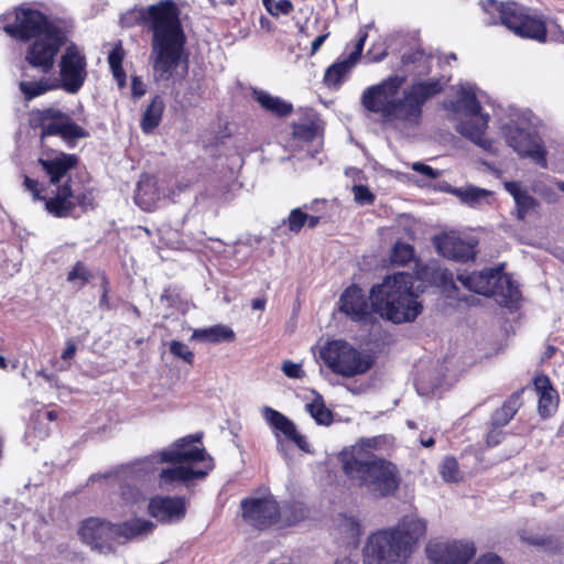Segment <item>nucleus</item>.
<instances>
[{
	"label": "nucleus",
	"mask_w": 564,
	"mask_h": 564,
	"mask_svg": "<svg viewBox=\"0 0 564 564\" xmlns=\"http://www.w3.org/2000/svg\"><path fill=\"white\" fill-rule=\"evenodd\" d=\"M191 339L208 344L232 343L236 340V334L229 326L217 324L194 329Z\"/></svg>",
	"instance_id": "29"
},
{
	"label": "nucleus",
	"mask_w": 564,
	"mask_h": 564,
	"mask_svg": "<svg viewBox=\"0 0 564 564\" xmlns=\"http://www.w3.org/2000/svg\"><path fill=\"white\" fill-rule=\"evenodd\" d=\"M354 66L355 64L350 63L348 58L333 63L325 70L324 84L328 88H338Z\"/></svg>",
	"instance_id": "32"
},
{
	"label": "nucleus",
	"mask_w": 564,
	"mask_h": 564,
	"mask_svg": "<svg viewBox=\"0 0 564 564\" xmlns=\"http://www.w3.org/2000/svg\"><path fill=\"white\" fill-rule=\"evenodd\" d=\"M160 300L162 303H166L169 307H178V305L183 303L180 292L173 286L165 288Z\"/></svg>",
	"instance_id": "46"
},
{
	"label": "nucleus",
	"mask_w": 564,
	"mask_h": 564,
	"mask_svg": "<svg viewBox=\"0 0 564 564\" xmlns=\"http://www.w3.org/2000/svg\"><path fill=\"white\" fill-rule=\"evenodd\" d=\"M367 37V25H364L358 30L357 41L355 43L354 51L347 57L350 61V63L356 64L360 59Z\"/></svg>",
	"instance_id": "42"
},
{
	"label": "nucleus",
	"mask_w": 564,
	"mask_h": 564,
	"mask_svg": "<svg viewBox=\"0 0 564 564\" xmlns=\"http://www.w3.org/2000/svg\"><path fill=\"white\" fill-rule=\"evenodd\" d=\"M503 186L514 199L516 216L519 220H524L529 212L539 206V202L527 191H523L519 182L509 181Z\"/></svg>",
	"instance_id": "28"
},
{
	"label": "nucleus",
	"mask_w": 564,
	"mask_h": 564,
	"mask_svg": "<svg viewBox=\"0 0 564 564\" xmlns=\"http://www.w3.org/2000/svg\"><path fill=\"white\" fill-rule=\"evenodd\" d=\"M292 134L295 139L311 142L317 135V127L314 122L310 123H294L292 127Z\"/></svg>",
	"instance_id": "40"
},
{
	"label": "nucleus",
	"mask_w": 564,
	"mask_h": 564,
	"mask_svg": "<svg viewBox=\"0 0 564 564\" xmlns=\"http://www.w3.org/2000/svg\"><path fill=\"white\" fill-rule=\"evenodd\" d=\"M323 219H324V215H317V214L310 215L306 213V225L311 229L318 226Z\"/></svg>",
	"instance_id": "59"
},
{
	"label": "nucleus",
	"mask_w": 564,
	"mask_h": 564,
	"mask_svg": "<svg viewBox=\"0 0 564 564\" xmlns=\"http://www.w3.org/2000/svg\"><path fill=\"white\" fill-rule=\"evenodd\" d=\"M113 78L116 79L118 87L123 88L127 85V74L122 65L110 67Z\"/></svg>",
	"instance_id": "57"
},
{
	"label": "nucleus",
	"mask_w": 564,
	"mask_h": 564,
	"mask_svg": "<svg viewBox=\"0 0 564 564\" xmlns=\"http://www.w3.org/2000/svg\"><path fill=\"white\" fill-rule=\"evenodd\" d=\"M79 539L99 552L113 550V523L98 517H90L82 521L78 529Z\"/></svg>",
	"instance_id": "17"
},
{
	"label": "nucleus",
	"mask_w": 564,
	"mask_h": 564,
	"mask_svg": "<svg viewBox=\"0 0 564 564\" xmlns=\"http://www.w3.org/2000/svg\"><path fill=\"white\" fill-rule=\"evenodd\" d=\"M263 413L265 420L273 430L281 432L300 449L307 451V442L305 437L296 431L295 424L290 419L270 406H264Z\"/></svg>",
	"instance_id": "22"
},
{
	"label": "nucleus",
	"mask_w": 564,
	"mask_h": 564,
	"mask_svg": "<svg viewBox=\"0 0 564 564\" xmlns=\"http://www.w3.org/2000/svg\"><path fill=\"white\" fill-rule=\"evenodd\" d=\"M489 116L487 113H481L475 117H469L466 120H463L457 126V131L469 139L477 145H480L484 149H488L491 142L485 139V132L488 127Z\"/></svg>",
	"instance_id": "25"
},
{
	"label": "nucleus",
	"mask_w": 564,
	"mask_h": 564,
	"mask_svg": "<svg viewBox=\"0 0 564 564\" xmlns=\"http://www.w3.org/2000/svg\"><path fill=\"white\" fill-rule=\"evenodd\" d=\"M59 88V80L42 76L37 80H21L19 89L23 95L24 101H31L48 91Z\"/></svg>",
	"instance_id": "30"
},
{
	"label": "nucleus",
	"mask_w": 564,
	"mask_h": 564,
	"mask_svg": "<svg viewBox=\"0 0 564 564\" xmlns=\"http://www.w3.org/2000/svg\"><path fill=\"white\" fill-rule=\"evenodd\" d=\"M434 275L435 281H437L440 285L445 290H457L454 282V275L449 270H437L434 272Z\"/></svg>",
	"instance_id": "48"
},
{
	"label": "nucleus",
	"mask_w": 564,
	"mask_h": 564,
	"mask_svg": "<svg viewBox=\"0 0 564 564\" xmlns=\"http://www.w3.org/2000/svg\"><path fill=\"white\" fill-rule=\"evenodd\" d=\"M91 279V273L87 270L86 265L82 261H77L70 271L67 273V281L73 282L75 280H82L83 284L88 283Z\"/></svg>",
	"instance_id": "44"
},
{
	"label": "nucleus",
	"mask_w": 564,
	"mask_h": 564,
	"mask_svg": "<svg viewBox=\"0 0 564 564\" xmlns=\"http://www.w3.org/2000/svg\"><path fill=\"white\" fill-rule=\"evenodd\" d=\"M557 348L553 345H547L545 350L543 351V359H551L555 352H556Z\"/></svg>",
	"instance_id": "64"
},
{
	"label": "nucleus",
	"mask_w": 564,
	"mask_h": 564,
	"mask_svg": "<svg viewBox=\"0 0 564 564\" xmlns=\"http://www.w3.org/2000/svg\"><path fill=\"white\" fill-rule=\"evenodd\" d=\"M87 59L75 43H70L59 61V88L68 94H77L87 77Z\"/></svg>",
	"instance_id": "15"
},
{
	"label": "nucleus",
	"mask_w": 564,
	"mask_h": 564,
	"mask_svg": "<svg viewBox=\"0 0 564 564\" xmlns=\"http://www.w3.org/2000/svg\"><path fill=\"white\" fill-rule=\"evenodd\" d=\"M186 511V499L182 496H154L148 503V513L160 523L181 521Z\"/></svg>",
	"instance_id": "19"
},
{
	"label": "nucleus",
	"mask_w": 564,
	"mask_h": 564,
	"mask_svg": "<svg viewBox=\"0 0 564 564\" xmlns=\"http://www.w3.org/2000/svg\"><path fill=\"white\" fill-rule=\"evenodd\" d=\"M426 534V522L413 514L402 517L395 527L372 533L364 547L365 564H406Z\"/></svg>",
	"instance_id": "4"
},
{
	"label": "nucleus",
	"mask_w": 564,
	"mask_h": 564,
	"mask_svg": "<svg viewBox=\"0 0 564 564\" xmlns=\"http://www.w3.org/2000/svg\"><path fill=\"white\" fill-rule=\"evenodd\" d=\"M147 93V86L140 76L131 77V96L133 99H140Z\"/></svg>",
	"instance_id": "54"
},
{
	"label": "nucleus",
	"mask_w": 564,
	"mask_h": 564,
	"mask_svg": "<svg viewBox=\"0 0 564 564\" xmlns=\"http://www.w3.org/2000/svg\"><path fill=\"white\" fill-rule=\"evenodd\" d=\"M523 392L524 388H521L511 393L503 403L491 413L489 421L497 426H507L523 405Z\"/></svg>",
	"instance_id": "26"
},
{
	"label": "nucleus",
	"mask_w": 564,
	"mask_h": 564,
	"mask_svg": "<svg viewBox=\"0 0 564 564\" xmlns=\"http://www.w3.org/2000/svg\"><path fill=\"white\" fill-rule=\"evenodd\" d=\"M271 15H288L294 10V6L290 0H278L273 6L272 1L265 7Z\"/></svg>",
	"instance_id": "47"
},
{
	"label": "nucleus",
	"mask_w": 564,
	"mask_h": 564,
	"mask_svg": "<svg viewBox=\"0 0 564 564\" xmlns=\"http://www.w3.org/2000/svg\"><path fill=\"white\" fill-rule=\"evenodd\" d=\"M440 474L445 481H458L460 476L457 459L454 456H446L440 465Z\"/></svg>",
	"instance_id": "38"
},
{
	"label": "nucleus",
	"mask_w": 564,
	"mask_h": 564,
	"mask_svg": "<svg viewBox=\"0 0 564 564\" xmlns=\"http://www.w3.org/2000/svg\"><path fill=\"white\" fill-rule=\"evenodd\" d=\"M425 53L422 48H416L404 53L401 56V64L403 66L414 65L423 61Z\"/></svg>",
	"instance_id": "52"
},
{
	"label": "nucleus",
	"mask_w": 564,
	"mask_h": 564,
	"mask_svg": "<svg viewBox=\"0 0 564 564\" xmlns=\"http://www.w3.org/2000/svg\"><path fill=\"white\" fill-rule=\"evenodd\" d=\"M414 256L413 246L398 240L392 247L390 260L393 264L406 265L414 259Z\"/></svg>",
	"instance_id": "37"
},
{
	"label": "nucleus",
	"mask_w": 564,
	"mask_h": 564,
	"mask_svg": "<svg viewBox=\"0 0 564 564\" xmlns=\"http://www.w3.org/2000/svg\"><path fill=\"white\" fill-rule=\"evenodd\" d=\"M139 23L151 34L150 58L156 78L163 82L172 79L183 62L187 73V37L177 3L173 0H160L142 8L139 11Z\"/></svg>",
	"instance_id": "2"
},
{
	"label": "nucleus",
	"mask_w": 564,
	"mask_h": 564,
	"mask_svg": "<svg viewBox=\"0 0 564 564\" xmlns=\"http://www.w3.org/2000/svg\"><path fill=\"white\" fill-rule=\"evenodd\" d=\"M282 370L286 377L293 379H301L305 375L304 370L302 369V366L291 360H286L283 362Z\"/></svg>",
	"instance_id": "51"
},
{
	"label": "nucleus",
	"mask_w": 564,
	"mask_h": 564,
	"mask_svg": "<svg viewBox=\"0 0 564 564\" xmlns=\"http://www.w3.org/2000/svg\"><path fill=\"white\" fill-rule=\"evenodd\" d=\"M158 198L154 183L150 180H141L137 184L134 202L143 210H150Z\"/></svg>",
	"instance_id": "34"
},
{
	"label": "nucleus",
	"mask_w": 564,
	"mask_h": 564,
	"mask_svg": "<svg viewBox=\"0 0 564 564\" xmlns=\"http://www.w3.org/2000/svg\"><path fill=\"white\" fill-rule=\"evenodd\" d=\"M200 435H187L176 440L169 448L162 449L158 455L160 463H170L174 467L163 468L158 477L159 487L166 489L176 482H188L194 479L205 478L214 468L213 458L206 469H195L193 464L206 460L207 453L203 447L192 444L200 442Z\"/></svg>",
	"instance_id": "7"
},
{
	"label": "nucleus",
	"mask_w": 564,
	"mask_h": 564,
	"mask_svg": "<svg viewBox=\"0 0 564 564\" xmlns=\"http://www.w3.org/2000/svg\"><path fill=\"white\" fill-rule=\"evenodd\" d=\"M369 301L372 312L394 324L413 322L423 311L409 272L386 275L381 283L371 286Z\"/></svg>",
	"instance_id": "5"
},
{
	"label": "nucleus",
	"mask_w": 564,
	"mask_h": 564,
	"mask_svg": "<svg viewBox=\"0 0 564 564\" xmlns=\"http://www.w3.org/2000/svg\"><path fill=\"white\" fill-rule=\"evenodd\" d=\"M457 280L467 290L494 297L500 306L507 308H516L522 297L519 285L510 274L503 272L502 265L468 274L459 273Z\"/></svg>",
	"instance_id": "10"
},
{
	"label": "nucleus",
	"mask_w": 564,
	"mask_h": 564,
	"mask_svg": "<svg viewBox=\"0 0 564 564\" xmlns=\"http://www.w3.org/2000/svg\"><path fill=\"white\" fill-rule=\"evenodd\" d=\"M306 409L318 424L329 425L333 422V413L326 408L325 401L319 393H316L312 402L306 404Z\"/></svg>",
	"instance_id": "36"
},
{
	"label": "nucleus",
	"mask_w": 564,
	"mask_h": 564,
	"mask_svg": "<svg viewBox=\"0 0 564 564\" xmlns=\"http://www.w3.org/2000/svg\"><path fill=\"white\" fill-rule=\"evenodd\" d=\"M484 10L490 14L498 13L501 24L520 37L538 42L546 41L547 29L545 22L535 15H531L523 6L517 2L486 0Z\"/></svg>",
	"instance_id": "11"
},
{
	"label": "nucleus",
	"mask_w": 564,
	"mask_h": 564,
	"mask_svg": "<svg viewBox=\"0 0 564 564\" xmlns=\"http://www.w3.org/2000/svg\"><path fill=\"white\" fill-rule=\"evenodd\" d=\"M437 252L457 262L473 261L477 254V240H464L460 237L443 234L433 238Z\"/></svg>",
	"instance_id": "18"
},
{
	"label": "nucleus",
	"mask_w": 564,
	"mask_h": 564,
	"mask_svg": "<svg viewBox=\"0 0 564 564\" xmlns=\"http://www.w3.org/2000/svg\"><path fill=\"white\" fill-rule=\"evenodd\" d=\"M319 355L332 372L344 378L364 375L368 372L373 365L371 356L361 354L344 339L328 341L321 349Z\"/></svg>",
	"instance_id": "13"
},
{
	"label": "nucleus",
	"mask_w": 564,
	"mask_h": 564,
	"mask_svg": "<svg viewBox=\"0 0 564 564\" xmlns=\"http://www.w3.org/2000/svg\"><path fill=\"white\" fill-rule=\"evenodd\" d=\"M339 310L352 322H367L371 315V305L361 288L352 284L345 289L339 297Z\"/></svg>",
	"instance_id": "21"
},
{
	"label": "nucleus",
	"mask_w": 564,
	"mask_h": 564,
	"mask_svg": "<svg viewBox=\"0 0 564 564\" xmlns=\"http://www.w3.org/2000/svg\"><path fill=\"white\" fill-rule=\"evenodd\" d=\"M124 55H126L124 48L122 47L121 42H118L108 55L109 67L122 65Z\"/></svg>",
	"instance_id": "53"
},
{
	"label": "nucleus",
	"mask_w": 564,
	"mask_h": 564,
	"mask_svg": "<svg viewBox=\"0 0 564 564\" xmlns=\"http://www.w3.org/2000/svg\"><path fill=\"white\" fill-rule=\"evenodd\" d=\"M457 194L460 196L462 200L468 204L478 203L481 198H484L488 192L486 189H480L477 187H468L466 189H458Z\"/></svg>",
	"instance_id": "45"
},
{
	"label": "nucleus",
	"mask_w": 564,
	"mask_h": 564,
	"mask_svg": "<svg viewBox=\"0 0 564 564\" xmlns=\"http://www.w3.org/2000/svg\"><path fill=\"white\" fill-rule=\"evenodd\" d=\"M347 524L349 525L351 530L352 536H359L360 535V524L359 522L354 518H345Z\"/></svg>",
	"instance_id": "60"
},
{
	"label": "nucleus",
	"mask_w": 564,
	"mask_h": 564,
	"mask_svg": "<svg viewBox=\"0 0 564 564\" xmlns=\"http://www.w3.org/2000/svg\"><path fill=\"white\" fill-rule=\"evenodd\" d=\"M37 164L44 174L48 177L52 185H62L64 177L79 164V158L74 153L64 151H52L46 158H39Z\"/></svg>",
	"instance_id": "20"
},
{
	"label": "nucleus",
	"mask_w": 564,
	"mask_h": 564,
	"mask_svg": "<svg viewBox=\"0 0 564 564\" xmlns=\"http://www.w3.org/2000/svg\"><path fill=\"white\" fill-rule=\"evenodd\" d=\"M505 426H497L492 422H488V431L485 436L487 447H496L502 443L506 437Z\"/></svg>",
	"instance_id": "41"
},
{
	"label": "nucleus",
	"mask_w": 564,
	"mask_h": 564,
	"mask_svg": "<svg viewBox=\"0 0 564 564\" xmlns=\"http://www.w3.org/2000/svg\"><path fill=\"white\" fill-rule=\"evenodd\" d=\"M120 495L127 505H133L140 500L141 492L135 486L124 484L120 487Z\"/></svg>",
	"instance_id": "49"
},
{
	"label": "nucleus",
	"mask_w": 564,
	"mask_h": 564,
	"mask_svg": "<svg viewBox=\"0 0 564 564\" xmlns=\"http://www.w3.org/2000/svg\"><path fill=\"white\" fill-rule=\"evenodd\" d=\"M328 34H321L312 42V53H315L319 50V47L323 45L325 40L327 39Z\"/></svg>",
	"instance_id": "62"
},
{
	"label": "nucleus",
	"mask_w": 564,
	"mask_h": 564,
	"mask_svg": "<svg viewBox=\"0 0 564 564\" xmlns=\"http://www.w3.org/2000/svg\"><path fill=\"white\" fill-rule=\"evenodd\" d=\"M405 82V75L393 74L367 87L360 98L362 107L386 120L419 126L422 122L424 105L442 94L445 85L441 78L419 79L403 89L400 96Z\"/></svg>",
	"instance_id": "1"
},
{
	"label": "nucleus",
	"mask_w": 564,
	"mask_h": 564,
	"mask_svg": "<svg viewBox=\"0 0 564 564\" xmlns=\"http://www.w3.org/2000/svg\"><path fill=\"white\" fill-rule=\"evenodd\" d=\"M520 540L528 545L542 547L544 551L552 554L560 553L562 550V543L560 539L552 534H529L528 532L523 531L520 534Z\"/></svg>",
	"instance_id": "33"
},
{
	"label": "nucleus",
	"mask_w": 564,
	"mask_h": 564,
	"mask_svg": "<svg viewBox=\"0 0 564 564\" xmlns=\"http://www.w3.org/2000/svg\"><path fill=\"white\" fill-rule=\"evenodd\" d=\"M155 529V524L147 519L133 518L123 522L113 523L115 542H128L133 539L145 536Z\"/></svg>",
	"instance_id": "24"
},
{
	"label": "nucleus",
	"mask_w": 564,
	"mask_h": 564,
	"mask_svg": "<svg viewBox=\"0 0 564 564\" xmlns=\"http://www.w3.org/2000/svg\"><path fill=\"white\" fill-rule=\"evenodd\" d=\"M533 384L539 393L538 412L543 419L550 417L557 409L558 393L546 375L535 376Z\"/></svg>",
	"instance_id": "23"
},
{
	"label": "nucleus",
	"mask_w": 564,
	"mask_h": 564,
	"mask_svg": "<svg viewBox=\"0 0 564 564\" xmlns=\"http://www.w3.org/2000/svg\"><path fill=\"white\" fill-rule=\"evenodd\" d=\"M3 31L12 39L28 43L24 61L42 74L52 72L56 56L67 42L65 30L51 20L44 12L18 7L12 13L3 15Z\"/></svg>",
	"instance_id": "3"
},
{
	"label": "nucleus",
	"mask_w": 564,
	"mask_h": 564,
	"mask_svg": "<svg viewBox=\"0 0 564 564\" xmlns=\"http://www.w3.org/2000/svg\"><path fill=\"white\" fill-rule=\"evenodd\" d=\"M23 177V188L30 193L34 202H43L45 210L56 218H67L73 215L76 207L83 213L94 210L96 202L94 188H85L75 194L70 180L58 185L54 196H46V185L39 180L32 178L26 174Z\"/></svg>",
	"instance_id": "9"
},
{
	"label": "nucleus",
	"mask_w": 564,
	"mask_h": 564,
	"mask_svg": "<svg viewBox=\"0 0 564 564\" xmlns=\"http://www.w3.org/2000/svg\"><path fill=\"white\" fill-rule=\"evenodd\" d=\"M355 199L360 204H372L375 202V195L371 193L366 185L354 186Z\"/></svg>",
	"instance_id": "50"
},
{
	"label": "nucleus",
	"mask_w": 564,
	"mask_h": 564,
	"mask_svg": "<svg viewBox=\"0 0 564 564\" xmlns=\"http://www.w3.org/2000/svg\"><path fill=\"white\" fill-rule=\"evenodd\" d=\"M476 545L469 540L430 542L426 554L433 564H467L476 555Z\"/></svg>",
	"instance_id": "16"
},
{
	"label": "nucleus",
	"mask_w": 564,
	"mask_h": 564,
	"mask_svg": "<svg viewBox=\"0 0 564 564\" xmlns=\"http://www.w3.org/2000/svg\"><path fill=\"white\" fill-rule=\"evenodd\" d=\"M388 55V52L386 48L381 50L380 52L376 51L375 47H370L367 52V56L370 62H381L384 59V57Z\"/></svg>",
	"instance_id": "58"
},
{
	"label": "nucleus",
	"mask_w": 564,
	"mask_h": 564,
	"mask_svg": "<svg viewBox=\"0 0 564 564\" xmlns=\"http://www.w3.org/2000/svg\"><path fill=\"white\" fill-rule=\"evenodd\" d=\"M267 305L265 297H256L251 301V307L256 311H263Z\"/></svg>",
	"instance_id": "61"
},
{
	"label": "nucleus",
	"mask_w": 564,
	"mask_h": 564,
	"mask_svg": "<svg viewBox=\"0 0 564 564\" xmlns=\"http://www.w3.org/2000/svg\"><path fill=\"white\" fill-rule=\"evenodd\" d=\"M100 280H101V283H100L101 293H109L110 292V281H109L107 274L102 273L100 275Z\"/></svg>",
	"instance_id": "63"
},
{
	"label": "nucleus",
	"mask_w": 564,
	"mask_h": 564,
	"mask_svg": "<svg viewBox=\"0 0 564 564\" xmlns=\"http://www.w3.org/2000/svg\"><path fill=\"white\" fill-rule=\"evenodd\" d=\"M343 470L352 484L366 489L375 498L394 496L400 488L398 466L372 453L350 455L343 460Z\"/></svg>",
	"instance_id": "6"
},
{
	"label": "nucleus",
	"mask_w": 564,
	"mask_h": 564,
	"mask_svg": "<svg viewBox=\"0 0 564 564\" xmlns=\"http://www.w3.org/2000/svg\"><path fill=\"white\" fill-rule=\"evenodd\" d=\"M451 106L452 110H463L469 117L478 116L481 112L480 101L471 89H462L457 101L452 102Z\"/></svg>",
	"instance_id": "35"
},
{
	"label": "nucleus",
	"mask_w": 564,
	"mask_h": 564,
	"mask_svg": "<svg viewBox=\"0 0 564 564\" xmlns=\"http://www.w3.org/2000/svg\"><path fill=\"white\" fill-rule=\"evenodd\" d=\"M252 98L261 106V108L278 118H285L293 112V105L283 100L278 96L254 88L252 89Z\"/></svg>",
	"instance_id": "27"
},
{
	"label": "nucleus",
	"mask_w": 564,
	"mask_h": 564,
	"mask_svg": "<svg viewBox=\"0 0 564 564\" xmlns=\"http://www.w3.org/2000/svg\"><path fill=\"white\" fill-rule=\"evenodd\" d=\"M507 144L521 158H529L542 169L547 167V152L540 137L516 124H506L502 129Z\"/></svg>",
	"instance_id": "14"
},
{
	"label": "nucleus",
	"mask_w": 564,
	"mask_h": 564,
	"mask_svg": "<svg viewBox=\"0 0 564 564\" xmlns=\"http://www.w3.org/2000/svg\"><path fill=\"white\" fill-rule=\"evenodd\" d=\"M29 126L33 130H40L41 143L48 137H59L67 143L89 137V132L77 124L67 112L53 106L31 110Z\"/></svg>",
	"instance_id": "12"
},
{
	"label": "nucleus",
	"mask_w": 564,
	"mask_h": 564,
	"mask_svg": "<svg viewBox=\"0 0 564 564\" xmlns=\"http://www.w3.org/2000/svg\"><path fill=\"white\" fill-rule=\"evenodd\" d=\"M240 510L242 520L258 531L294 527L307 517L303 503L290 501L281 507L272 494L243 498L240 501Z\"/></svg>",
	"instance_id": "8"
},
{
	"label": "nucleus",
	"mask_w": 564,
	"mask_h": 564,
	"mask_svg": "<svg viewBox=\"0 0 564 564\" xmlns=\"http://www.w3.org/2000/svg\"><path fill=\"white\" fill-rule=\"evenodd\" d=\"M164 109L165 104L162 96L155 95L143 111L140 121V128L143 133L149 134L160 126Z\"/></svg>",
	"instance_id": "31"
},
{
	"label": "nucleus",
	"mask_w": 564,
	"mask_h": 564,
	"mask_svg": "<svg viewBox=\"0 0 564 564\" xmlns=\"http://www.w3.org/2000/svg\"><path fill=\"white\" fill-rule=\"evenodd\" d=\"M412 170L415 171V172H419L420 174L431 178V180H435L440 176V172L434 170L432 166L427 165V164H424V163H421V162H416L412 165Z\"/></svg>",
	"instance_id": "56"
},
{
	"label": "nucleus",
	"mask_w": 564,
	"mask_h": 564,
	"mask_svg": "<svg viewBox=\"0 0 564 564\" xmlns=\"http://www.w3.org/2000/svg\"><path fill=\"white\" fill-rule=\"evenodd\" d=\"M283 224L288 227L292 234H300L303 227L306 225V212L302 208H293L288 218L283 220Z\"/></svg>",
	"instance_id": "39"
},
{
	"label": "nucleus",
	"mask_w": 564,
	"mask_h": 564,
	"mask_svg": "<svg viewBox=\"0 0 564 564\" xmlns=\"http://www.w3.org/2000/svg\"><path fill=\"white\" fill-rule=\"evenodd\" d=\"M170 351L174 356L183 359L185 362L193 365L194 362V352L188 349V347L180 341V340H172L170 344Z\"/></svg>",
	"instance_id": "43"
},
{
	"label": "nucleus",
	"mask_w": 564,
	"mask_h": 564,
	"mask_svg": "<svg viewBox=\"0 0 564 564\" xmlns=\"http://www.w3.org/2000/svg\"><path fill=\"white\" fill-rule=\"evenodd\" d=\"M77 347L73 339H67L65 343V348L61 354V358L67 362L66 367L61 368V370H66L70 367V360L74 358L76 354Z\"/></svg>",
	"instance_id": "55"
}]
</instances>
